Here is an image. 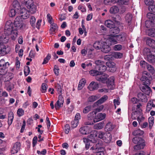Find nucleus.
Instances as JSON below:
<instances>
[{
    "label": "nucleus",
    "instance_id": "6e6552de",
    "mask_svg": "<svg viewBox=\"0 0 155 155\" xmlns=\"http://www.w3.org/2000/svg\"><path fill=\"white\" fill-rule=\"evenodd\" d=\"M123 56V54L120 52H115L111 54L105 56L104 58L107 60H112L114 58H120Z\"/></svg>",
    "mask_w": 155,
    "mask_h": 155
},
{
    "label": "nucleus",
    "instance_id": "aec40b11",
    "mask_svg": "<svg viewBox=\"0 0 155 155\" xmlns=\"http://www.w3.org/2000/svg\"><path fill=\"white\" fill-rule=\"evenodd\" d=\"M88 87L91 91L95 90L98 88V84L97 82L92 81L90 83Z\"/></svg>",
    "mask_w": 155,
    "mask_h": 155
},
{
    "label": "nucleus",
    "instance_id": "09e8293b",
    "mask_svg": "<svg viewBox=\"0 0 155 155\" xmlns=\"http://www.w3.org/2000/svg\"><path fill=\"white\" fill-rule=\"evenodd\" d=\"M120 31V29L117 27H113L111 30V32L114 35L118 34Z\"/></svg>",
    "mask_w": 155,
    "mask_h": 155
},
{
    "label": "nucleus",
    "instance_id": "e433bc0d",
    "mask_svg": "<svg viewBox=\"0 0 155 155\" xmlns=\"http://www.w3.org/2000/svg\"><path fill=\"white\" fill-rule=\"evenodd\" d=\"M6 90L8 91H12L14 88V85L10 82L6 83Z\"/></svg>",
    "mask_w": 155,
    "mask_h": 155
},
{
    "label": "nucleus",
    "instance_id": "4c0bfd02",
    "mask_svg": "<svg viewBox=\"0 0 155 155\" xmlns=\"http://www.w3.org/2000/svg\"><path fill=\"white\" fill-rule=\"evenodd\" d=\"M90 74L93 76H99L101 74V72L98 71L97 70H92L90 71Z\"/></svg>",
    "mask_w": 155,
    "mask_h": 155
},
{
    "label": "nucleus",
    "instance_id": "ddd939ff",
    "mask_svg": "<svg viewBox=\"0 0 155 155\" xmlns=\"http://www.w3.org/2000/svg\"><path fill=\"white\" fill-rule=\"evenodd\" d=\"M106 116L105 114H102L101 113H98L94 119V122H96L100 121L104 119Z\"/></svg>",
    "mask_w": 155,
    "mask_h": 155
},
{
    "label": "nucleus",
    "instance_id": "bf43d9fd",
    "mask_svg": "<svg viewBox=\"0 0 155 155\" xmlns=\"http://www.w3.org/2000/svg\"><path fill=\"white\" fill-rule=\"evenodd\" d=\"M104 150V148L101 147H99L98 150L96 153H97V155H104V153L103 152Z\"/></svg>",
    "mask_w": 155,
    "mask_h": 155
},
{
    "label": "nucleus",
    "instance_id": "b1692460",
    "mask_svg": "<svg viewBox=\"0 0 155 155\" xmlns=\"http://www.w3.org/2000/svg\"><path fill=\"white\" fill-rule=\"evenodd\" d=\"M133 142L135 144H141L145 143L144 140L141 137H134L132 140Z\"/></svg>",
    "mask_w": 155,
    "mask_h": 155
},
{
    "label": "nucleus",
    "instance_id": "de8ad7c7",
    "mask_svg": "<svg viewBox=\"0 0 155 155\" xmlns=\"http://www.w3.org/2000/svg\"><path fill=\"white\" fill-rule=\"evenodd\" d=\"M107 69L106 66L104 64H101L99 66V70L100 71L99 72L101 73V74L102 72L105 71Z\"/></svg>",
    "mask_w": 155,
    "mask_h": 155
},
{
    "label": "nucleus",
    "instance_id": "5701e85b",
    "mask_svg": "<svg viewBox=\"0 0 155 155\" xmlns=\"http://www.w3.org/2000/svg\"><path fill=\"white\" fill-rule=\"evenodd\" d=\"M108 40L111 44L115 45L118 43L117 40L116 35H111L108 38Z\"/></svg>",
    "mask_w": 155,
    "mask_h": 155
},
{
    "label": "nucleus",
    "instance_id": "a19ab883",
    "mask_svg": "<svg viewBox=\"0 0 155 155\" xmlns=\"http://www.w3.org/2000/svg\"><path fill=\"white\" fill-rule=\"evenodd\" d=\"M144 133L143 131L140 129H137L134 130L133 133V135L136 136H140Z\"/></svg>",
    "mask_w": 155,
    "mask_h": 155
},
{
    "label": "nucleus",
    "instance_id": "423d86ee",
    "mask_svg": "<svg viewBox=\"0 0 155 155\" xmlns=\"http://www.w3.org/2000/svg\"><path fill=\"white\" fill-rule=\"evenodd\" d=\"M131 117L133 119H135L137 118L139 122H141L144 119V118L143 117L141 110H136L133 112L131 114Z\"/></svg>",
    "mask_w": 155,
    "mask_h": 155
},
{
    "label": "nucleus",
    "instance_id": "58836bf2",
    "mask_svg": "<svg viewBox=\"0 0 155 155\" xmlns=\"http://www.w3.org/2000/svg\"><path fill=\"white\" fill-rule=\"evenodd\" d=\"M13 7L14 8L17 9V12L21 8L18 1L15 0L13 1L12 3Z\"/></svg>",
    "mask_w": 155,
    "mask_h": 155
},
{
    "label": "nucleus",
    "instance_id": "79ce46f5",
    "mask_svg": "<svg viewBox=\"0 0 155 155\" xmlns=\"http://www.w3.org/2000/svg\"><path fill=\"white\" fill-rule=\"evenodd\" d=\"M119 11L118 8L117 6H113L111 7L110 9V12L112 14L117 13Z\"/></svg>",
    "mask_w": 155,
    "mask_h": 155
},
{
    "label": "nucleus",
    "instance_id": "393cba45",
    "mask_svg": "<svg viewBox=\"0 0 155 155\" xmlns=\"http://www.w3.org/2000/svg\"><path fill=\"white\" fill-rule=\"evenodd\" d=\"M147 18L150 20V21L153 24H154L155 19V15L151 12H149L147 15Z\"/></svg>",
    "mask_w": 155,
    "mask_h": 155
},
{
    "label": "nucleus",
    "instance_id": "72a5a7b5",
    "mask_svg": "<svg viewBox=\"0 0 155 155\" xmlns=\"http://www.w3.org/2000/svg\"><path fill=\"white\" fill-rule=\"evenodd\" d=\"M105 26L108 28L111 29L114 26V23L111 20H109L105 21Z\"/></svg>",
    "mask_w": 155,
    "mask_h": 155
},
{
    "label": "nucleus",
    "instance_id": "f704fd0d",
    "mask_svg": "<svg viewBox=\"0 0 155 155\" xmlns=\"http://www.w3.org/2000/svg\"><path fill=\"white\" fill-rule=\"evenodd\" d=\"M155 40H154L151 38H148L146 40V44L150 47H151L152 48H154V45Z\"/></svg>",
    "mask_w": 155,
    "mask_h": 155
},
{
    "label": "nucleus",
    "instance_id": "3c124183",
    "mask_svg": "<svg viewBox=\"0 0 155 155\" xmlns=\"http://www.w3.org/2000/svg\"><path fill=\"white\" fill-rule=\"evenodd\" d=\"M98 98L96 96L93 95L89 97L88 98V101L90 102H93Z\"/></svg>",
    "mask_w": 155,
    "mask_h": 155
},
{
    "label": "nucleus",
    "instance_id": "69168bd1",
    "mask_svg": "<svg viewBox=\"0 0 155 155\" xmlns=\"http://www.w3.org/2000/svg\"><path fill=\"white\" fill-rule=\"evenodd\" d=\"M97 145V144H96L95 146L94 145L93 147H91L90 150L93 151V152L94 153H96L97 152V151L98 150V149L99 148L98 147L96 146Z\"/></svg>",
    "mask_w": 155,
    "mask_h": 155
},
{
    "label": "nucleus",
    "instance_id": "052dcab7",
    "mask_svg": "<svg viewBox=\"0 0 155 155\" xmlns=\"http://www.w3.org/2000/svg\"><path fill=\"white\" fill-rule=\"evenodd\" d=\"M30 71L29 67L26 66L25 67L24 72L25 75H28Z\"/></svg>",
    "mask_w": 155,
    "mask_h": 155
},
{
    "label": "nucleus",
    "instance_id": "c03bdc74",
    "mask_svg": "<svg viewBox=\"0 0 155 155\" xmlns=\"http://www.w3.org/2000/svg\"><path fill=\"white\" fill-rule=\"evenodd\" d=\"M147 33L149 36L152 37H155V29L153 28L148 30Z\"/></svg>",
    "mask_w": 155,
    "mask_h": 155
},
{
    "label": "nucleus",
    "instance_id": "1a4fd4ad",
    "mask_svg": "<svg viewBox=\"0 0 155 155\" xmlns=\"http://www.w3.org/2000/svg\"><path fill=\"white\" fill-rule=\"evenodd\" d=\"M64 102L63 98L61 95H59L58 96V100L54 105L55 108L56 110L59 109L61 107Z\"/></svg>",
    "mask_w": 155,
    "mask_h": 155
},
{
    "label": "nucleus",
    "instance_id": "a18cd8bd",
    "mask_svg": "<svg viewBox=\"0 0 155 155\" xmlns=\"http://www.w3.org/2000/svg\"><path fill=\"white\" fill-rule=\"evenodd\" d=\"M93 106L89 105L83 109V112L84 114H87L92 110Z\"/></svg>",
    "mask_w": 155,
    "mask_h": 155
},
{
    "label": "nucleus",
    "instance_id": "f8f14e48",
    "mask_svg": "<svg viewBox=\"0 0 155 155\" xmlns=\"http://www.w3.org/2000/svg\"><path fill=\"white\" fill-rule=\"evenodd\" d=\"M108 97L107 95H104L99 100L97 101L93 104V107H95L98 106L99 104L103 103L108 99Z\"/></svg>",
    "mask_w": 155,
    "mask_h": 155
},
{
    "label": "nucleus",
    "instance_id": "4be33fe9",
    "mask_svg": "<svg viewBox=\"0 0 155 155\" xmlns=\"http://www.w3.org/2000/svg\"><path fill=\"white\" fill-rule=\"evenodd\" d=\"M20 144L19 142H16L14 144L11 150V153L12 154L17 153L19 150Z\"/></svg>",
    "mask_w": 155,
    "mask_h": 155
},
{
    "label": "nucleus",
    "instance_id": "603ef678",
    "mask_svg": "<svg viewBox=\"0 0 155 155\" xmlns=\"http://www.w3.org/2000/svg\"><path fill=\"white\" fill-rule=\"evenodd\" d=\"M24 110L22 108H19L17 111V114L19 117H21L24 114Z\"/></svg>",
    "mask_w": 155,
    "mask_h": 155
},
{
    "label": "nucleus",
    "instance_id": "680f3d73",
    "mask_svg": "<svg viewBox=\"0 0 155 155\" xmlns=\"http://www.w3.org/2000/svg\"><path fill=\"white\" fill-rule=\"evenodd\" d=\"M59 69L58 66L55 65L54 67V71L55 74L56 76H58L59 75Z\"/></svg>",
    "mask_w": 155,
    "mask_h": 155
},
{
    "label": "nucleus",
    "instance_id": "6e6d98bb",
    "mask_svg": "<svg viewBox=\"0 0 155 155\" xmlns=\"http://www.w3.org/2000/svg\"><path fill=\"white\" fill-rule=\"evenodd\" d=\"M122 45L120 44L117 45L113 47V49L115 51H120L122 49Z\"/></svg>",
    "mask_w": 155,
    "mask_h": 155
},
{
    "label": "nucleus",
    "instance_id": "39448f33",
    "mask_svg": "<svg viewBox=\"0 0 155 155\" xmlns=\"http://www.w3.org/2000/svg\"><path fill=\"white\" fill-rule=\"evenodd\" d=\"M8 21H10L12 22V28L17 31L18 35V33L17 30L21 29L24 25L22 19L20 18V17H17L14 21V25L15 28L13 27V24L11 21H8Z\"/></svg>",
    "mask_w": 155,
    "mask_h": 155
},
{
    "label": "nucleus",
    "instance_id": "412c9836",
    "mask_svg": "<svg viewBox=\"0 0 155 155\" xmlns=\"http://www.w3.org/2000/svg\"><path fill=\"white\" fill-rule=\"evenodd\" d=\"M117 41L123 42L125 41L126 38V34L124 32H122L119 35H116Z\"/></svg>",
    "mask_w": 155,
    "mask_h": 155
},
{
    "label": "nucleus",
    "instance_id": "338daca9",
    "mask_svg": "<svg viewBox=\"0 0 155 155\" xmlns=\"http://www.w3.org/2000/svg\"><path fill=\"white\" fill-rule=\"evenodd\" d=\"M147 68L148 70L151 73L153 74L154 70L153 67L150 65L148 64L147 66Z\"/></svg>",
    "mask_w": 155,
    "mask_h": 155
},
{
    "label": "nucleus",
    "instance_id": "4d7b16f0",
    "mask_svg": "<svg viewBox=\"0 0 155 155\" xmlns=\"http://www.w3.org/2000/svg\"><path fill=\"white\" fill-rule=\"evenodd\" d=\"M148 10L151 12H155V3H154L148 7Z\"/></svg>",
    "mask_w": 155,
    "mask_h": 155
},
{
    "label": "nucleus",
    "instance_id": "a211bd4d",
    "mask_svg": "<svg viewBox=\"0 0 155 155\" xmlns=\"http://www.w3.org/2000/svg\"><path fill=\"white\" fill-rule=\"evenodd\" d=\"M102 44V47L101 48V51L105 53H108L110 51V48L105 42H103Z\"/></svg>",
    "mask_w": 155,
    "mask_h": 155
},
{
    "label": "nucleus",
    "instance_id": "9b49d317",
    "mask_svg": "<svg viewBox=\"0 0 155 155\" xmlns=\"http://www.w3.org/2000/svg\"><path fill=\"white\" fill-rule=\"evenodd\" d=\"M108 75L106 74H104L103 75L101 76L96 77V79L103 83H107V78Z\"/></svg>",
    "mask_w": 155,
    "mask_h": 155
},
{
    "label": "nucleus",
    "instance_id": "7ed1b4c3",
    "mask_svg": "<svg viewBox=\"0 0 155 155\" xmlns=\"http://www.w3.org/2000/svg\"><path fill=\"white\" fill-rule=\"evenodd\" d=\"M9 64L8 62H5L3 59L0 61V80H3V78H5V74L7 72V68Z\"/></svg>",
    "mask_w": 155,
    "mask_h": 155
},
{
    "label": "nucleus",
    "instance_id": "6ab92c4d",
    "mask_svg": "<svg viewBox=\"0 0 155 155\" xmlns=\"http://www.w3.org/2000/svg\"><path fill=\"white\" fill-rule=\"evenodd\" d=\"M90 128L87 126H85L81 127L79 130L80 133L83 134H88L90 131Z\"/></svg>",
    "mask_w": 155,
    "mask_h": 155
},
{
    "label": "nucleus",
    "instance_id": "f257e3e1",
    "mask_svg": "<svg viewBox=\"0 0 155 155\" xmlns=\"http://www.w3.org/2000/svg\"><path fill=\"white\" fill-rule=\"evenodd\" d=\"M4 34L0 36V54L4 55L9 52L10 48L6 47L4 44L7 43L10 36L13 40H15L17 36V31L12 28V24L10 21L5 23Z\"/></svg>",
    "mask_w": 155,
    "mask_h": 155
},
{
    "label": "nucleus",
    "instance_id": "bb28decb",
    "mask_svg": "<svg viewBox=\"0 0 155 155\" xmlns=\"http://www.w3.org/2000/svg\"><path fill=\"white\" fill-rule=\"evenodd\" d=\"M8 124L10 125L13 120L14 118V114L12 111H10L8 114Z\"/></svg>",
    "mask_w": 155,
    "mask_h": 155
},
{
    "label": "nucleus",
    "instance_id": "f03ea898",
    "mask_svg": "<svg viewBox=\"0 0 155 155\" xmlns=\"http://www.w3.org/2000/svg\"><path fill=\"white\" fill-rule=\"evenodd\" d=\"M143 53L149 62H155V48H145L143 50Z\"/></svg>",
    "mask_w": 155,
    "mask_h": 155
},
{
    "label": "nucleus",
    "instance_id": "0eeeda50",
    "mask_svg": "<svg viewBox=\"0 0 155 155\" xmlns=\"http://www.w3.org/2000/svg\"><path fill=\"white\" fill-rule=\"evenodd\" d=\"M18 14H20L21 18L24 19H26L28 18L29 16V12L25 8H23L18 10Z\"/></svg>",
    "mask_w": 155,
    "mask_h": 155
},
{
    "label": "nucleus",
    "instance_id": "20e7f679",
    "mask_svg": "<svg viewBox=\"0 0 155 155\" xmlns=\"http://www.w3.org/2000/svg\"><path fill=\"white\" fill-rule=\"evenodd\" d=\"M94 133L95 134H93L94 136V137H96L98 135V137L99 138L102 139L106 143H108L111 140V134L109 132L105 133L100 131L97 134V131H94Z\"/></svg>",
    "mask_w": 155,
    "mask_h": 155
},
{
    "label": "nucleus",
    "instance_id": "f3484780",
    "mask_svg": "<svg viewBox=\"0 0 155 155\" xmlns=\"http://www.w3.org/2000/svg\"><path fill=\"white\" fill-rule=\"evenodd\" d=\"M137 97L139 101L143 102H147V98L146 95L142 93H139L137 95Z\"/></svg>",
    "mask_w": 155,
    "mask_h": 155
},
{
    "label": "nucleus",
    "instance_id": "7c9ffc66",
    "mask_svg": "<svg viewBox=\"0 0 155 155\" xmlns=\"http://www.w3.org/2000/svg\"><path fill=\"white\" fill-rule=\"evenodd\" d=\"M89 139H87L86 138H83V141L86 143L87 142H89L88 140L91 141L92 142H94L96 141V140L95 139L94 136L93 134H91L89 136Z\"/></svg>",
    "mask_w": 155,
    "mask_h": 155
},
{
    "label": "nucleus",
    "instance_id": "2f4dec72",
    "mask_svg": "<svg viewBox=\"0 0 155 155\" xmlns=\"http://www.w3.org/2000/svg\"><path fill=\"white\" fill-rule=\"evenodd\" d=\"M103 42H104L102 41H96L94 44L93 46L97 49H100L101 48V47H102Z\"/></svg>",
    "mask_w": 155,
    "mask_h": 155
},
{
    "label": "nucleus",
    "instance_id": "49530a36",
    "mask_svg": "<svg viewBox=\"0 0 155 155\" xmlns=\"http://www.w3.org/2000/svg\"><path fill=\"white\" fill-rule=\"evenodd\" d=\"M17 11V9L14 8L11 9L9 13V16L11 17H12L15 16L16 14H18Z\"/></svg>",
    "mask_w": 155,
    "mask_h": 155
},
{
    "label": "nucleus",
    "instance_id": "8fccbe9b",
    "mask_svg": "<svg viewBox=\"0 0 155 155\" xmlns=\"http://www.w3.org/2000/svg\"><path fill=\"white\" fill-rule=\"evenodd\" d=\"M48 87V86L45 83H43L42 84L41 86V91L42 93H45L46 92L47 88Z\"/></svg>",
    "mask_w": 155,
    "mask_h": 155
},
{
    "label": "nucleus",
    "instance_id": "9d476101",
    "mask_svg": "<svg viewBox=\"0 0 155 155\" xmlns=\"http://www.w3.org/2000/svg\"><path fill=\"white\" fill-rule=\"evenodd\" d=\"M114 78L113 76L110 77L107 80V84L109 89H113L114 88Z\"/></svg>",
    "mask_w": 155,
    "mask_h": 155
},
{
    "label": "nucleus",
    "instance_id": "a878e982",
    "mask_svg": "<svg viewBox=\"0 0 155 155\" xmlns=\"http://www.w3.org/2000/svg\"><path fill=\"white\" fill-rule=\"evenodd\" d=\"M27 8L29 9L30 12L31 14L35 13L36 11V6L32 3L30 4L29 5H28Z\"/></svg>",
    "mask_w": 155,
    "mask_h": 155
},
{
    "label": "nucleus",
    "instance_id": "13d9d810",
    "mask_svg": "<svg viewBox=\"0 0 155 155\" xmlns=\"http://www.w3.org/2000/svg\"><path fill=\"white\" fill-rule=\"evenodd\" d=\"M154 118L153 117H150L148 119L150 128H151L154 124Z\"/></svg>",
    "mask_w": 155,
    "mask_h": 155
},
{
    "label": "nucleus",
    "instance_id": "0e129e2a",
    "mask_svg": "<svg viewBox=\"0 0 155 155\" xmlns=\"http://www.w3.org/2000/svg\"><path fill=\"white\" fill-rule=\"evenodd\" d=\"M47 18L48 22L50 24H51L53 23L52 21V18L49 14H47Z\"/></svg>",
    "mask_w": 155,
    "mask_h": 155
},
{
    "label": "nucleus",
    "instance_id": "4468645a",
    "mask_svg": "<svg viewBox=\"0 0 155 155\" xmlns=\"http://www.w3.org/2000/svg\"><path fill=\"white\" fill-rule=\"evenodd\" d=\"M107 66L110 69V71L111 72H114L116 70V68L115 65V64L112 61H108L106 62Z\"/></svg>",
    "mask_w": 155,
    "mask_h": 155
},
{
    "label": "nucleus",
    "instance_id": "dca6fc26",
    "mask_svg": "<svg viewBox=\"0 0 155 155\" xmlns=\"http://www.w3.org/2000/svg\"><path fill=\"white\" fill-rule=\"evenodd\" d=\"M140 89L143 92L147 95H149L152 92L151 89L149 86H141Z\"/></svg>",
    "mask_w": 155,
    "mask_h": 155
},
{
    "label": "nucleus",
    "instance_id": "2eb2a0df",
    "mask_svg": "<svg viewBox=\"0 0 155 155\" xmlns=\"http://www.w3.org/2000/svg\"><path fill=\"white\" fill-rule=\"evenodd\" d=\"M140 80L143 82V86H149L151 82L150 80L145 75H143L140 78Z\"/></svg>",
    "mask_w": 155,
    "mask_h": 155
},
{
    "label": "nucleus",
    "instance_id": "5fc2aeb1",
    "mask_svg": "<svg viewBox=\"0 0 155 155\" xmlns=\"http://www.w3.org/2000/svg\"><path fill=\"white\" fill-rule=\"evenodd\" d=\"M35 18L34 16H31L30 18V22L31 26L35 28Z\"/></svg>",
    "mask_w": 155,
    "mask_h": 155
},
{
    "label": "nucleus",
    "instance_id": "c85d7f7f",
    "mask_svg": "<svg viewBox=\"0 0 155 155\" xmlns=\"http://www.w3.org/2000/svg\"><path fill=\"white\" fill-rule=\"evenodd\" d=\"M86 81L85 79L83 78L81 79L79 83L78 86V89L81 90L84 86L85 84L86 83Z\"/></svg>",
    "mask_w": 155,
    "mask_h": 155
},
{
    "label": "nucleus",
    "instance_id": "864d4df0",
    "mask_svg": "<svg viewBox=\"0 0 155 155\" xmlns=\"http://www.w3.org/2000/svg\"><path fill=\"white\" fill-rule=\"evenodd\" d=\"M132 18L131 14L130 13L127 14L125 17V19L126 21L129 23L131 21Z\"/></svg>",
    "mask_w": 155,
    "mask_h": 155
},
{
    "label": "nucleus",
    "instance_id": "e2e57ef3",
    "mask_svg": "<svg viewBox=\"0 0 155 155\" xmlns=\"http://www.w3.org/2000/svg\"><path fill=\"white\" fill-rule=\"evenodd\" d=\"M78 124V122L77 120H74L71 122V127L72 128H74L76 127Z\"/></svg>",
    "mask_w": 155,
    "mask_h": 155
},
{
    "label": "nucleus",
    "instance_id": "c756f323",
    "mask_svg": "<svg viewBox=\"0 0 155 155\" xmlns=\"http://www.w3.org/2000/svg\"><path fill=\"white\" fill-rule=\"evenodd\" d=\"M104 107V106L103 105H100L95 109V111H93L90 113L88 114V116H90L94 114H96L97 112L101 111L103 109Z\"/></svg>",
    "mask_w": 155,
    "mask_h": 155
},
{
    "label": "nucleus",
    "instance_id": "cd10ccee",
    "mask_svg": "<svg viewBox=\"0 0 155 155\" xmlns=\"http://www.w3.org/2000/svg\"><path fill=\"white\" fill-rule=\"evenodd\" d=\"M50 24L51 28L50 30V33L52 34L53 32H56V31L58 30V26L57 25L53 22V23Z\"/></svg>",
    "mask_w": 155,
    "mask_h": 155
},
{
    "label": "nucleus",
    "instance_id": "37998d69",
    "mask_svg": "<svg viewBox=\"0 0 155 155\" xmlns=\"http://www.w3.org/2000/svg\"><path fill=\"white\" fill-rule=\"evenodd\" d=\"M155 107V105L153 104V102L152 101H150L147 104L146 109L147 110H150L152 107Z\"/></svg>",
    "mask_w": 155,
    "mask_h": 155
},
{
    "label": "nucleus",
    "instance_id": "c9c22d12",
    "mask_svg": "<svg viewBox=\"0 0 155 155\" xmlns=\"http://www.w3.org/2000/svg\"><path fill=\"white\" fill-rule=\"evenodd\" d=\"M115 127L114 125L110 122H109L106 125L105 129L107 131H111Z\"/></svg>",
    "mask_w": 155,
    "mask_h": 155
},
{
    "label": "nucleus",
    "instance_id": "ea45409f",
    "mask_svg": "<svg viewBox=\"0 0 155 155\" xmlns=\"http://www.w3.org/2000/svg\"><path fill=\"white\" fill-rule=\"evenodd\" d=\"M104 126L103 122H101L95 124L94 126V128L95 129L100 130L102 129Z\"/></svg>",
    "mask_w": 155,
    "mask_h": 155
},
{
    "label": "nucleus",
    "instance_id": "774afa93",
    "mask_svg": "<svg viewBox=\"0 0 155 155\" xmlns=\"http://www.w3.org/2000/svg\"><path fill=\"white\" fill-rule=\"evenodd\" d=\"M144 2L145 4L149 6L151 5L154 3L153 0H145Z\"/></svg>",
    "mask_w": 155,
    "mask_h": 155
},
{
    "label": "nucleus",
    "instance_id": "473e14b6",
    "mask_svg": "<svg viewBox=\"0 0 155 155\" xmlns=\"http://www.w3.org/2000/svg\"><path fill=\"white\" fill-rule=\"evenodd\" d=\"M145 146V143H143L141 144H137L134 146V150L136 151H137L141 149H143Z\"/></svg>",
    "mask_w": 155,
    "mask_h": 155
}]
</instances>
